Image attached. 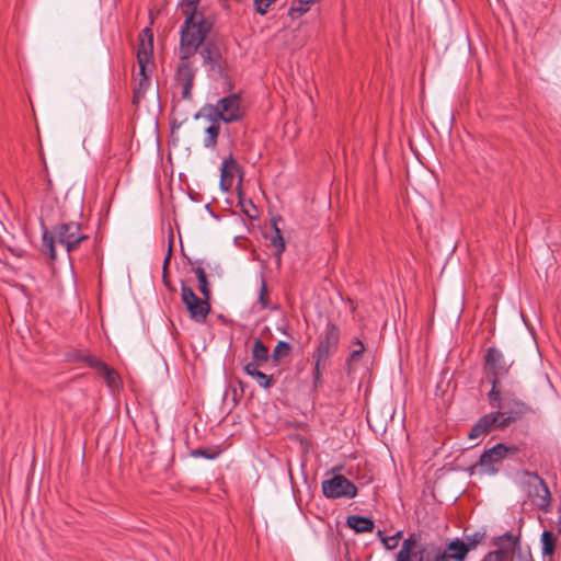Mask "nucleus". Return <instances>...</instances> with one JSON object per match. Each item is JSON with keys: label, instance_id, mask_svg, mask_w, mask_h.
<instances>
[{"label": "nucleus", "instance_id": "37998d69", "mask_svg": "<svg viewBox=\"0 0 561 561\" xmlns=\"http://www.w3.org/2000/svg\"><path fill=\"white\" fill-rule=\"evenodd\" d=\"M260 364L261 362L253 359L244 365L243 371L253 378L255 376V371H260Z\"/></svg>", "mask_w": 561, "mask_h": 561}, {"label": "nucleus", "instance_id": "f704fd0d", "mask_svg": "<svg viewBox=\"0 0 561 561\" xmlns=\"http://www.w3.org/2000/svg\"><path fill=\"white\" fill-rule=\"evenodd\" d=\"M91 359H99V357L88 353V352H84V351H80V350H77L75 351L72 354H71V359L75 360V362H82L84 363L87 366H89V360Z\"/></svg>", "mask_w": 561, "mask_h": 561}, {"label": "nucleus", "instance_id": "6e6552de", "mask_svg": "<svg viewBox=\"0 0 561 561\" xmlns=\"http://www.w3.org/2000/svg\"><path fill=\"white\" fill-rule=\"evenodd\" d=\"M213 27L214 21L208 22V26L202 35V43L196 48L203 58V64L208 66L209 71L222 77L225 75V60L221 50L215 39L208 38Z\"/></svg>", "mask_w": 561, "mask_h": 561}, {"label": "nucleus", "instance_id": "7ed1b4c3", "mask_svg": "<svg viewBox=\"0 0 561 561\" xmlns=\"http://www.w3.org/2000/svg\"><path fill=\"white\" fill-rule=\"evenodd\" d=\"M397 561H447L443 546L434 541L423 542L420 533H411L402 541Z\"/></svg>", "mask_w": 561, "mask_h": 561}, {"label": "nucleus", "instance_id": "393cba45", "mask_svg": "<svg viewBox=\"0 0 561 561\" xmlns=\"http://www.w3.org/2000/svg\"><path fill=\"white\" fill-rule=\"evenodd\" d=\"M206 136L203 140L205 148L214 149L217 146L218 136L220 133V125L219 124H210L205 129Z\"/></svg>", "mask_w": 561, "mask_h": 561}, {"label": "nucleus", "instance_id": "f3484780", "mask_svg": "<svg viewBox=\"0 0 561 561\" xmlns=\"http://www.w3.org/2000/svg\"><path fill=\"white\" fill-rule=\"evenodd\" d=\"M188 262H190V264L193 265L192 270L197 277L199 293L202 294V296L204 298H206V300H209L210 296H211V291H210V286H209L208 279H207V274H206V271L204 267V261L196 260V261L192 262L191 260H188Z\"/></svg>", "mask_w": 561, "mask_h": 561}, {"label": "nucleus", "instance_id": "7c9ffc66", "mask_svg": "<svg viewBox=\"0 0 561 561\" xmlns=\"http://www.w3.org/2000/svg\"><path fill=\"white\" fill-rule=\"evenodd\" d=\"M314 0H298L297 4L294 3L289 9V15L291 18L301 16L309 10V4L313 3Z\"/></svg>", "mask_w": 561, "mask_h": 561}, {"label": "nucleus", "instance_id": "603ef678", "mask_svg": "<svg viewBox=\"0 0 561 561\" xmlns=\"http://www.w3.org/2000/svg\"><path fill=\"white\" fill-rule=\"evenodd\" d=\"M474 467H476V466H473V467H471V468H470V473H472V472H473Z\"/></svg>", "mask_w": 561, "mask_h": 561}, {"label": "nucleus", "instance_id": "dca6fc26", "mask_svg": "<svg viewBox=\"0 0 561 561\" xmlns=\"http://www.w3.org/2000/svg\"><path fill=\"white\" fill-rule=\"evenodd\" d=\"M534 478L536 483L533 485V491H530V494L540 499V502L537 503L538 507L542 511H547L551 500L549 488L545 480L541 479L537 473H534Z\"/></svg>", "mask_w": 561, "mask_h": 561}, {"label": "nucleus", "instance_id": "1a4fd4ad", "mask_svg": "<svg viewBox=\"0 0 561 561\" xmlns=\"http://www.w3.org/2000/svg\"><path fill=\"white\" fill-rule=\"evenodd\" d=\"M181 299L193 321L197 323L206 321L211 310L209 300H206L204 297L199 298L184 282L181 283Z\"/></svg>", "mask_w": 561, "mask_h": 561}, {"label": "nucleus", "instance_id": "20e7f679", "mask_svg": "<svg viewBox=\"0 0 561 561\" xmlns=\"http://www.w3.org/2000/svg\"><path fill=\"white\" fill-rule=\"evenodd\" d=\"M340 343V329L337 325L329 321L325 325L324 336L320 340L314 353V366L312 369L313 388L318 389L322 386V373L330 365L331 356L336 352Z\"/></svg>", "mask_w": 561, "mask_h": 561}, {"label": "nucleus", "instance_id": "f8f14e48", "mask_svg": "<svg viewBox=\"0 0 561 561\" xmlns=\"http://www.w3.org/2000/svg\"><path fill=\"white\" fill-rule=\"evenodd\" d=\"M240 102V96L238 94H230L218 100L217 104L224 116L225 123L229 124L242 118Z\"/></svg>", "mask_w": 561, "mask_h": 561}, {"label": "nucleus", "instance_id": "9d476101", "mask_svg": "<svg viewBox=\"0 0 561 561\" xmlns=\"http://www.w3.org/2000/svg\"><path fill=\"white\" fill-rule=\"evenodd\" d=\"M321 486L327 499H353L357 495V486L342 474H334L322 481Z\"/></svg>", "mask_w": 561, "mask_h": 561}, {"label": "nucleus", "instance_id": "8fccbe9b", "mask_svg": "<svg viewBox=\"0 0 561 561\" xmlns=\"http://www.w3.org/2000/svg\"><path fill=\"white\" fill-rule=\"evenodd\" d=\"M205 209L210 214L211 217L218 219L219 217L215 214V211L211 209L209 204L205 205Z\"/></svg>", "mask_w": 561, "mask_h": 561}, {"label": "nucleus", "instance_id": "e433bc0d", "mask_svg": "<svg viewBox=\"0 0 561 561\" xmlns=\"http://www.w3.org/2000/svg\"><path fill=\"white\" fill-rule=\"evenodd\" d=\"M402 536V531L399 530L394 535L382 538V543L387 550H393L397 548L400 537Z\"/></svg>", "mask_w": 561, "mask_h": 561}, {"label": "nucleus", "instance_id": "0eeeda50", "mask_svg": "<svg viewBox=\"0 0 561 561\" xmlns=\"http://www.w3.org/2000/svg\"><path fill=\"white\" fill-rule=\"evenodd\" d=\"M513 365V360H507L497 347L490 346L483 357V369L486 374L491 388L502 386L501 379L506 377Z\"/></svg>", "mask_w": 561, "mask_h": 561}, {"label": "nucleus", "instance_id": "09e8293b", "mask_svg": "<svg viewBox=\"0 0 561 561\" xmlns=\"http://www.w3.org/2000/svg\"><path fill=\"white\" fill-rule=\"evenodd\" d=\"M481 561H500L495 553L488 552Z\"/></svg>", "mask_w": 561, "mask_h": 561}, {"label": "nucleus", "instance_id": "f03ea898", "mask_svg": "<svg viewBox=\"0 0 561 561\" xmlns=\"http://www.w3.org/2000/svg\"><path fill=\"white\" fill-rule=\"evenodd\" d=\"M202 38L195 36H180L179 59L180 62L175 72V81L182 87V98L190 100L197 69L194 67L191 58L197 54V46Z\"/></svg>", "mask_w": 561, "mask_h": 561}, {"label": "nucleus", "instance_id": "a19ab883", "mask_svg": "<svg viewBox=\"0 0 561 561\" xmlns=\"http://www.w3.org/2000/svg\"><path fill=\"white\" fill-rule=\"evenodd\" d=\"M497 549L494 550V551H491V553H495V557H497L500 559V561H504L510 553H515V549H512L511 547L508 546H505V545H502V546H496Z\"/></svg>", "mask_w": 561, "mask_h": 561}, {"label": "nucleus", "instance_id": "79ce46f5", "mask_svg": "<svg viewBox=\"0 0 561 561\" xmlns=\"http://www.w3.org/2000/svg\"><path fill=\"white\" fill-rule=\"evenodd\" d=\"M173 232L171 231L170 234H169V247H168V252H167V255L164 257V261H163V277L165 278V275H167V268L169 266V263H170V260H171V255H172V243H173Z\"/></svg>", "mask_w": 561, "mask_h": 561}, {"label": "nucleus", "instance_id": "49530a36", "mask_svg": "<svg viewBox=\"0 0 561 561\" xmlns=\"http://www.w3.org/2000/svg\"><path fill=\"white\" fill-rule=\"evenodd\" d=\"M135 80L138 81L137 85L135 87L136 89H141L144 91H147V89L150 84V77L135 78Z\"/></svg>", "mask_w": 561, "mask_h": 561}, {"label": "nucleus", "instance_id": "2eb2a0df", "mask_svg": "<svg viewBox=\"0 0 561 561\" xmlns=\"http://www.w3.org/2000/svg\"><path fill=\"white\" fill-rule=\"evenodd\" d=\"M443 551L446 554L447 561H466L469 554L465 541L458 537L449 539L446 545L443 546Z\"/></svg>", "mask_w": 561, "mask_h": 561}, {"label": "nucleus", "instance_id": "f257e3e1", "mask_svg": "<svg viewBox=\"0 0 561 561\" xmlns=\"http://www.w3.org/2000/svg\"><path fill=\"white\" fill-rule=\"evenodd\" d=\"M43 229V252L51 260L56 259L55 243L65 247L68 253L76 251L81 242L89 239V236L81 231L80 224L76 221L61 222L50 231L44 222Z\"/></svg>", "mask_w": 561, "mask_h": 561}, {"label": "nucleus", "instance_id": "4468645a", "mask_svg": "<svg viewBox=\"0 0 561 561\" xmlns=\"http://www.w3.org/2000/svg\"><path fill=\"white\" fill-rule=\"evenodd\" d=\"M282 221L280 216L273 217L271 220V230L272 233L268 237L270 244L274 248V257L275 263L279 267L282 264V255L286 249L285 240L283 238L282 231L278 227V222ZM267 238V234H264Z\"/></svg>", "mask_w": 561, "mask_h": 561}, {"label": "nucleus", "instance_id": "bb28decb", "mask_svg": "<svg viewBox=\"0 0 561 561\" xmlns=\"http://www.w3.org/2000/svg\"><path fill=\"white\" fill-rule=\"evenodd\" d=\"M291 346L286 341H279L272 353V359L277 364L289 355Z\"/></svg>", "mask_w": 561, "mask_h": 561}, {"label": "nucleus", "instance_id": "58836bf2", "mask_svg": "<svg viewBox=\"0 0 561 561\" xmlns=\"http://www.w3.org/2000/svg\"><path fill=\"white\" fill-rule=\"evenodd\" d=\"M364 352H365V346L362 345V347H358L357 350H354L350 354L348 358L346 359V369H347L348 373H351L352 369H353L352 368L353 362H357L360 358V356L363 355Z\"/></svg>", "mask_w": 561, "mask_h": 561}, {"label": "nucleus", "instance_id": "39448f33", "mask_svg": "<svg viewBox=\"0 0 561 561\" xmlns=\"http://www.w3.org/2000/svg\"><path fill=\"white\" fill-rule=\"evenodd\" d=\"M488 400L491 408L496 409V414L504 415L510 414L518 420H522L533 410L529 404L520 400L515 392L511 390H504L502 386L491 388L488 392Z\"/></svg>", "mask_w": 561, "mask_h": 561}, {"label": "nucleus", "instance_id": "a878e982", "mask_svg": "<svg viewBox=\"0 0 561 561\" xmlns=\"http://www.w3.org/2000/svg\"><path fill=\"white\" fill-rule=\"evenodd\" d=\"M138 47L137 50L146 49L147 47H150V54L153 51V33L150 27H145L139 36H138Z\"/></svg>", "mask_w": 561, "mask_h": 561}, {"label": "nucleus", "instance_id": "4c0bfd02", "mask_svg": "<svg viewBox=\"0 0 561 561\" xmlns=\"http://www.w3.org/2000/svg\"><path fill=\"white\" fill-rule=\"evenodd\" d=\"M516 421H519V420L513 415H510V414L500 415V417H497V422L495 423V427L499 430H505L506 427H508L512 423H514Z\"/></svg>", "mask_w": 561, "mask_h": 561}, {"label": "nucleus", "instance_id": "6ab92c4d", "mask_svg": "<svg viewBox=\"0 0 561 561\" xmlns=\"http://www.w3.org/2000/svg\"><path fill=\"white\" fill-rule=\"evenodd\" d=\"M486 537V529L481 528L473 533H469L468 528H465L462 534V540L465 541V545L468 547V551L474 550Z\"/></svg>", "mask_w": 561, "mask_h": 561}, {"label": "nucleus", "instance_id": "ea45409f", "mask_svg": "<svg viewBox=\"0 0 561 561\" xmlns=\"http://www.w3.org/2000/svg\"><path fill=\"white\" fill-rule=\"evenodd\" d=\"M515 553H516L517 561H535L531 556L529 546H527L526 548H522V546H520L519 548H517L515 550Z\"/></svg>", "mask_w": 561, "mask_h": 561}, {"label": "nucleus", "instance_id": "9b49d317", "mask_svg": "<svg viewBox=\"0 0 561 561\" xmlns=\"http://www.w3.org/2000/svg\"><path fill=\"white\" fill-rule=\"evenodd\" d=\"M518 451L516 446H507L503 443H499L493 447L486 449L481 456L476 466L483 468L484 472L489 474L497 473L495 467L501 460L507 457L508 454H515Z\"/></svg>", "mask_w": 561, "mask_h": 561}, {"label": "nucleus", "instance_id": "ddd939ff", "mask_svg": "<svg viewBox=\"0 0 561 561\" xmlns=\"http://www.w3.org/2000/svg\"><path fill=\"white\" fill-rule=\"evenodd\" d=\"M89 367L94 369L100 377H102L106 383V386L111 390H116L122 386V380L117 371L110 367L102 359H91L89 360Z\"/></svg>", "mask_w": 561, "mask_h": 561}, {"label": "nucleus", "instance_id": "72a5a7b5", "mask_svg": "<svg viewBox=\"0 0 561 561\" xmlns=\"http://www.w3.org/2000/svg\"><path fill=\"white\" fill-rule=\"evenodd\" d=\"M277 0H253V7L260 15H265L273 3Z\"/></svg>", "mask_w": 561, "mask_h": 561}, {"label": "nucleus", "instance_id": "a211bd4d", "mask_svg": "<svg viewBox=\"0 0 561 561\" xmlns=\"http://www.w3.org/2000/svg\"><path fill=\"white\" fill-rule=\"evenodd\" d=\"M346 525L358 534L371 533L375 528V523L370 517L360 515H350L346 518Z\"/></svg>", "mask_w": 561, "mask_h": 561}, {"label": "nucleus", "instance_id": "423d86ee", "mask_svg": "<svg viewBox=\"0 0 561 561\" xmlns=\"http://www.w3.org/2000/svg\"><path fill=\"white\" fill-rule=\"evenodd\" d=\"M199 2L201 0H181L180 7L182 9V13L185 16L184 23L180 30L181 37H190L192 35L197 38H203L202 35L203 32H205L207 28L208 22L213 21L202 11L197 10Z\"/></svg>", "mask_w": 561, "mask_h": 561}, {"label": "nucleus", "instance_id": "de8ad7c7", "mask_svg": "<svg viewBox=\"0 0 561 561\" xmlns=\"http://www.w3.org/2000/svg\"><path fill=\"white\" fill-rule=\"evenodd\" d=\"M145 93H146V91H144L141 89L134 88V91H133V104L134 105H138L140 100L145 96Z\"/></svg>", "mask_w": 561, "mask_h": 561}, {"label": "nucleus", "instance_id": "b1692460", "mask_svg": "<svg viewBox=\"0 0 561 561\" xmlns=\"http://www.w3.org/2000/svg\"><path fill=\"white\" fill-rule=\"evenodd\" d=\"M542 557H552L556 550L557 539L549 530H543L541 534Z\"/></svg>", "mask_w": 561, "mask_h": 561}, {"label": "nucleus", "instance_id": "412c9836", "mask_svg": "<svg viewBox=\"0 0 561 561\" xmlns=\"http://www.w3.org/2000/svg\"><path fill=\"white\" fill-rule=\"evenodd\" d=\"M152 60V54H150V47L144 48L142 50H137V62L139 65V72L135 75V78H145L149 77L147 72V65Z\"/></svg>", "mask_w": 561, "mask_h": 561}, {"label": "nucleus", "instance_id": "cd10ccee", "mask_svg": "<svg viewBox=\"0 0 561 561\" xmlns=\"http://www.w3.org/2000/svg\"><path fill=\"white\" fill-rule=\"evenodd\" d=\"M239 205L241 206L243 214L247 215L248 218L254 219L257 217L256 206L253 204L251 199L244 198L241 192H239Z\"/></svg>", "mask_w": 561, "mask_h": 561}, {"label": "nucleus", "instance_id": "5701e85b", "mask_svg": "<svg viewBox=\"0 0 561 561\" xmlns=\"http://www.w3.org/2000/svg\"><path fill=\"white\" fill-rule=\"evenodd\" d=\"M494 546H508L512 549H517L520 547V535H514L511 531H507L503 534L502 536H499L493 541Z\"/></svg>", "mask_w": 561, "mask_h": 561}, {"label": "nucleus", "instance_id": "c03bdc74", "mask_svg": "<svg viewBox=\"0 0 561 561\" xmlns=\"http://www.w3.org/2000/svg\"><path fill=\"white\" fill-rule=\"evenodd\" d=\"M484 434H485V433H484V431L481 428V425H480L478 422H476V423L473 424V426L471 427V430H470L469 434H468V438H469V439H471V440H473V439H477V438H479V437L483 436Z\"/></svg>", "mask_w": 561, "mask_h": 561}, {"label": "nucleus", "instance_id": "4be33fe9", "mask_svg": "<svg viewBox=\"0 0 561 561\" xmlns=\"http://www.w3.org/2000/svg\"><path fill=\"white\" fill-rule=\"evenodd\" d=\"M252 358L261 363H265L270 358L268 347L259 337L253 340Z\"/></svg>", "mask_w": 561, "mask_h": 561}, {"label": "nucleus", "instance_id": "473e14b6", "mask_svg": "<svg viewBox=\"0 0 561 561\" xmlns=\"http://www.w3.org/2000/svg\"><path fill=\"white\" fill-rule=\"evenodd\" d=\"M253 379H255V381L257 382V385L261 388L266 389V390L270 389L275 381L273 375H266L261 370L255 371V376L253 377Z\"/></svg>", "mask_w": 561, "mask_h": 561}, {"label": "nucleus", "instance_id": "3c124183", "mask_svg": "<svg viewBox=\"0 0 561 561\" xmlns=\"http://www.w3.org/2000/svg\"><path fill=\"white\" fill-rule=\"evenodd\" d=\"M352 344L357 345L358 347H362V345H364V343L358 337H354Z\"/></svg>", "mask_w": 561, "mask_h": 561}, {"label": "nucleus", "instance_id": "c756f323", "mask_svg": "<svg viewBox=\"0 0 561 561\" xmlns=\"http://www.w3.org/2000/svg\"><path fill=\"white\" fill-rule=\"evenodd\" d=\"M497 417H500L496 412H491L481 416L477 422L481 425V428L484 433H489L493 427H495V423L497 422Z\"/></svg>", "mask_w": 561, "mask_h": 561}, {"label": "nucleus", "instance_id": "a18cd8bd", "mask_svg": "<svg viewBox=\"0 0 561 561\" xmlns=\"http://www.w3.org/2000/svg\"><path fill=\"white\" fill-rule=\"evenodd\" d=\"M219 185H220V188L225 192H228L232 186V180L227 179V173H226L225 169L221 170Z\"/></svg>", "mask_w": 561, "mask_h": 561}, {"label": "nucleus", "instance_id": "c9c22d12", "mask_svg": "<svg viewBox=\"0 0 561 561\" xmlns=\"http://www.w3.org/2000/svg\"><path fill=\"white\" fill-rule=\"evenodd\" d=\"M259 301L263 308L268 307V289L264 276L261 277V288L259 295Z\"/></svg>", "mask_w": 561, "mask_h": 561}, {"label": "nucleus", "instance_id": "c85d7f7f", "mask_svg": "<svg viewBox=\"0 0 561 561\" xmlns=\"http://www.w3.org/2000/svg\"><path fill=\"white\" fill-rule=\"evenodd\" d=\"M224 169L226 170L227 179L233 180L234 173L239 171L240 165L232 154H229L224 159L220 171Z\"/></svg>", "mask_w": 561, "mask_h": 561}, {"label": "nucleus", "instance_id": "aec40b11", "mask_svg": "<svg viewBox=\"0 0 561 561\" xmlns=\"http://www.w3.org/2000/svg\"><path fill=\"white\" fill-rule=\"evenodd\" d=\"M201 116L206 117L211 122V124H219V121L224 122V116L219 110L218 104H206L204 105L201 111L195 114V119L199 118Z\"/></svg>", "mask_w": 561, "mask_h": 561}, {"label": "nucleus", "instance_id": "2f4dec72", "mask_svg": "<svg viewBox=\"0 0 561 561\" xmlns=\"http://www.w3.org/2000/svg\"><path fill=\"white\" fill-rule=\"evenodd\" d=\"M220 451L211 448H195L192 449L190 455L194 458L203 457L208 460L218 458Z\"/></svg>", "mask_w": 561, "mask_h": 561}]
</instances>
